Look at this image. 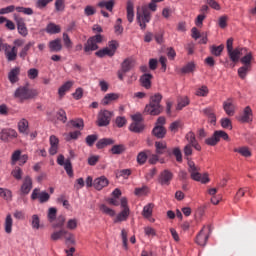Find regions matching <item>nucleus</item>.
Returning a JSON list of instances; mask_svg holds the SVG:
<instances>
[{
  "label": "nucleus",
  "mask_w": 256,
  "mask_h": 256,
  "mask_svg": "<svg viewBox=\"0 0 256 256\" xmlns=\"http://www.w3.org/2000/svg\"><path fill=\"white\" fill-rule=\"evenodd\" d=\"M21 150H16L11 156V165H17V161L21 159Z\"/></svg>",
  "instance_id": "63"
},
{
  "label": "nucleus",
  "mask_w": 256,
  "mask_h": 256,
  "mask_svg": "<svg viewBox=\"0 0 256 256\" xmlns=\"http://www.w3.org/2000/svg\"><path fill=\"white\" fill-rule=\"evenodd\" d=\"M199 171H201V168L195 165V162H193V160H188V173H190L191 179H193V181H198L203 184L209 183V174H201Z\"/></svg>",
  "instance_id": "3"
},
{
  "label": "nucleus",
  "mask_w": 256,
  "mask_h": 256,
  "mask_svg": "<svg viewBox=\"0 0 256 256\" xmlns=\"http://www.w3.org/2000/svg\"><path fill=\"white\" fill-rule=\"evenodd\" d=\"M189 105V98L187 96L178 98V104L176 106L177 111H181L184 107Z\"/></svg>",
  "instance_id": "48"
},
{
  "label": "nucleus",
  "mask_w": 256,
  "mask_h": 256,
  "mask_svg": "<svg viewBox=\"0 0 256 256\" xmlns=\"http://www.w3.org/2000/svg\"><path fill=\"white\" fill-rule=\"evenodd\" d=\"M57 163L58 165H61L62 167H64L69 177H73V166L71 165V160L69 159L65 160V156H63V154H60L58 155Z\"/></svg>",
  "instance_id": "12"
},
{
  "label": "nucleus",
  "mask_w": 256,
  "mask_h": 256,
  "mask_svg": "<svg viewBox=\"0 0 256 256\" xmlns=\"http://www.w3.org/2000/svg\"><path fill=\"white\" fill-rule=\"evenodd\" d=\"M64 241H65L66 245H77V240L75 238V234H73L72 232H69L67 230H65V232H64Z\"/></svg>",
  "instance_id": "32"
},
{
  "label": "nucleus",
  "mask_w": 256,
  "mask_h": 256,
  "mask_svg": "<svg viewBox=\"0 0 256 256\" xmlns=\"http://www.w3.org/2000/svg\"><path fill=\"white\" fill-rule=\"evenodd\" d=\"M224 49H225V45L221 44L219 46H215V45L211 46L210 51L212 55H215V57H220Z\"/></svg>",
  "instance_id": "50"
},
{
  "label": "nucleus",
  "mask_w": 256,
  "mask_h": 256,
  "mask_svg": "<svg viewBox=\"0 0 256 256\" xmlns=\"http://www.w3.org/2000/svg\"><path fill=\"white\" fill-rule=\"evenodd\" d=\"M121 97L119 93H108L104 96V99L101 100V105H111L113 101H117Z\"/></svg>",
  "instance_id": "24"
},
{
  "label": "nucleus",
  "mask_w": 256,
  "mask_h": 256,
  "mask_svg": "<svg viewBox=\"0 0 256 256\" xmlns=\"http://www.w3.org/2000/svg\"><path fill=\"white\" fill-rule=\"evenodd\" d=\"M151 11L152 13L157 11V4H155V2H150L148 5H143L137 8L136 21L142 31L147 29V23L151 21Z\"/></svg>",
  "instance_id": "1"
},
{
  "label": "nucleus",
  "mask_w": 256,
  "mask_h": 256,
  "mask_svg": "<svg viewBox=\"0 0 256 256\" xmlns=\"http://www.w3.org/2000/svg\"><path fill=\"white\" fill-rule=\"evenodd\" d=\"M17 131L15 129L6 128L0 132V139L2 141H9V139H17Z\"/></svg>",
  "instance_id": "17"
},
{
  "label": "nucleus",
  "mask_w": 256,
  "mask_h": 256,
  "mask_svg": "<svg viewBox=\"0 0 256 256\" xmlns=\"http://www.w3.org/2000/svg\"><path fill=\"white\" fill-rule=\"evenodd\" d=\"M4 231L8 235H11L13 233V217L11 214L6 215V218L4 220Z\"/></svg>",
  "instance_id": "28"
},
{
  "label": "nucleus",
  "mask_w": 256,
  "mask_h": 256,
  "mask_svg": "<svg viewBox=\"0 0 256 256\" xmlns=\"http://www.w3.org/2000/svg\"><path fill=\"white\" fill-rule=\"evenodd\" d=\"M172 155H174V157H176V161L178 163L183 162V154L181 153V149L179 147L172 149Z\"/></svg>",
  "instance_id": "59"
},
{
  "label": "nucleus",
  "mask_w": 256,
  "mask_h": 256,
  "mask_svg": "<svg viewBox=\"0 0 256 256\" xmlns=\"http://www.w3.org/2000/svg\"><path fill=\"white\" fill-rule=\"evenodd\" d=\"M14 21L16 22L18 33L22 35V37H27V35H29V31L25 25V20L14 14Z\"/></svg>",
  "instance_id": "14"
},
{
  "label": "nucleus",
  "mask_w": 256,
  "mask_h": 256,
  "mask_svg": "<svg viewBox=\"0 0 256 256\" xmlns=\"http://www.w3.org/2000/svg\"><path fill=\"white\" fill-rule=\"evenodd\" d=\"M239 121L242 123H251L253 121V110L247 106L244 108L242 114L239 117Z\"/></svg>",
  "instance_id": "18"
},
{
  "label": "nucleus",
  "mask_w": 256,
  "mask_h": 256,
  "mask_svg": "<svg viewBox=\"0 0 256 256\" xmlns=\"http://www.w3.org/2000/svg\"><path fill=\"white\" fill-rule=\"evenodd\" d=\"M123 31H124L123 20L121 18H118L114 25V33L116 35H123Z\"/></svg>",
  "instance_id": "46"
},
{
  "label": "nucleus",
  "mask_w": 256,
  "mask_h": 256,
  "mask_svg": "<svg viewBox=\"0 0 256 256\" xmlns=\"http://www.w3.org/2000/svg\"><path fill=\"white\" fill-rule=\"evenodd\" d=\"M30 223L32 229H35L36 231H38V229H41V218H39V215H32Z\"/></svg>",
  "instance_id": "44"
},
{
  "label": "nucleus",
  "mask_w": 256,
  "mask_h": 256,
  "mask_svg": "<svg viewBox=\"0 0 256 256\" xmlns=\"http://www.w3.org/2000/svg\"><path fill=\"white\" fill-rule=\"evenodd\" d=\"M65 141H75L81 137V131H74L63 134Z\"/></svg>",
  "instance_id": "42"
},
{
  "label": "nucleus",
  "mask_w": 256,
  "mask_h": 256,
  "mask_svg": "<svg viewBox=\"0 0 256 256\" xmlns=\"http://www.w3.org/2000/svg\"><path fill=\"white\" fill-rule=\"evenodd\" d=\"M126 11H127V19L129 21V23H133V19H135V12H134L133 1L129 0L127 2Z\"/></svg>",
  "instance_id": "30"
},
{
  "label": "nucleus",
  "mask_w": 256,
  "mask_h": 256,
  "mask_svg": "<svg viewBox=\"0 0 256 256\" xmlns=\"http://www.w3.org/2000/svg\"><path fill=\"white\" fill-rule=\"evenodd\" d=\"M146 162H147V152L145 151L140 152L137 156V163L139 165H145Z\"/></svg>",
  "instance_id": "64"
},
{
  "label": "nucleus",
  "mask_w": 256,
  "mask_h": 256,
  "mask_svg": "<svg viewBox=\"0 0 256 256\" xmlns=\"http://www.w3.org/2000/svg\"><path fill=\"white\" fill-rule=\"evenodd\" d=\"M202 113L205 117L208 118V121L212 124L217 123V116L215 115V110L212 107H208L202 110Z\"/></svg>",
  "instance_id": "25"
},
{
  "label": "nucleus",
  "mask_w": 256,
  "mask_h": 256,
  "mask_svg": "<svg viewBox=\"0 0 256 256\" xmlns=\"http://www.w3.org/2000/svg\"><path fill=\"white\" fill-rule=\"evenodd\" d=\"M134 194L137 197H145V195H149V187L147 186H142L140 188H135Z\"/></svg>",
  "instance_id": "49"
},
{
  "label": "nucleus",
  "mask_w": 256,
  "mask_h": 256,
  "mask_svg": "<svg viewBox=\"0 0 256 256\" xmlns=\"http://www.w3.org/2000/svg\"><path fill=\"white\" fill-rule=\"evenodd\" d=\"M113 143H115L113 141V139H111V138H103V139H101V140H99L97 142L96 147L98 149H103V147H107V145H113Z\"/></svg>",
  "instance_id": "47"
},
{
  "label": "nucleus",
  "mask_w": 256,
  "mask_h": 256,
  "mask_svg": "<svg viewBox=\"0 0 256 256\" xmlns=\"http://www.w3.org/2000/svg\"><path fill=\"white\" fill-rule=\"evenodd\" d=\"M51 196L47 192H41L39 188H35L31 194V199L35 201V199H38L40 203H47Z\"/></svg>",
  "instance_id": "13"
},
{
  "label": "nucleus",
  "mask_w": 256,
  "mask_h": 256,
  "mask_svg": "<svg viewBox=\"0 0 256 256\" xmlns=\"http://www.w3.org/2000/svg\"><path fill=\"white\" fill-rule=\"evenodd\" d=\"M18 131L23 135H29V121L25 118H22L18 122Z\"/></svg>",
  "instance_id": "27"
},
{
  "label": "nucleus",
  "mask_w": 256,
  "mask_h": 256,
  "mask_svg": "<svg viewBox=\"0 0 256 256\" xmlns=\"http://www.w3.org/2000/svg\"><path fill=\"white\" fill-rule=\"evenodd\" d=\"M49 49L55 53L61 51L63 49V45H61V39L52 40L49 42Z\"/></svg>",
  "instance_id": "36"
},
{
  "label": "nucleus",
  "mask_w": 256,
  "mask_h": 256,
  "mask_svg": "<svg viewBox=\"0 0 256 256\" xmlns=\"http://www.w3.org/2000/svg\"><path fill=\"white\" fill-rule=\"evenodd\" d=\"M143 129H145V125H143V122H133L129 127V130L133 133H141Z\"/></svg>",
  "instance_id": "45"
},
{
  "label": "nucleus",
  "mask_w": 256,
  "mask_h": 256,
  "mask_svg": "<svg viewBox=\"0 0 256 256\" xmlns=\"http://www.w3.org/2000/svg\"><path fill=\"white\" fill-rule=\"evenodd\" d=\"M223 109L226 115H228L229 117H233V115H235V110L237 109V106H235L233 98H229L223 102Z\"/></svg>",
  "instance_id": "15"
},
{
  "label": "nucleus",
  "mask_w": 256,
  "mask_h": 256,
  "mask_svg": "<svg viewBox=\"0 0 256 256\" xmlns=\"http://www.w3.org/2000/svg\"><path fill=\"white\" fill-rule=\"evenodd\" d=\"M39 93L35 89H29L28 87H19L14 94V97L16 99H19L20 101H27L29 99H33L34 97H37Z\"/></svg>",
  "instance_id": "4"
},
{
  "label": "nucleus",
  "mask_w": 256,
  "mask_h": 256,
  "mask_svg": "<svg viewBox=\"0 0 256 256\" xmlns=\"http://www.w3.org/2000/svg\"><path fill=\"white\" fill-rule=\"evenodd\" d=\"M49 143H50L49 154L57 155L59 151V138L55 135H51L49 138Z\"/></svg>",
  "instance_id": "19"
},
{
  "label": "nucleus",
  "mask_w": 256,
  "mask_h": 256,
  "mask_svg": "<svg viewBox=\"0 0 256 256\" xmlns=\"http://www.w3.org/2000/svg\"><path fill=\"white\" fill-rule=\"evenodd\" d=\"M103 41V36L101 34H97L87 40V43L84 46L85 53H89L91 51H97L99 46L97 43H101Z\"/></svg>",
  "instance_id": "8"
},
{
  "label": "nucleus",
  "mask_w": 256,
  "mask_h": 256,
  "mask_svg": "<svg viewBox=\"0 0 256 256\" xmlns=\"http://www.w3.org/2000/svg\"><path fill=\"white\" fill-rule=\"evenodd\" d=\"M221 139H223V141H229V134H227V132L223 131V130H216L212 137L207 138L205 140L206 145H209L210 147H215V145H217V143H219V141H221Z\"/></svg>",
  "instance_id": "6"
},
{
  "label": "nucleus",
  "mask_w": 256,
  "mask_h": 256,
  "mask_svg": "<svg viewBox=\"0 0 256 256\" xmlns=\"http://www.w3.org/2000/svg\"><path fill=\"white\" fill-rule=\"evenodd\" d=\"M62 237H65V230L55 231L51 234L52 241H59Z\"/></svg>",
  "instance_id": "62"
},
{
  "label": "nucleus",
  "mask_w": 256,
  "mask_h": 256,
  "mask_svg": "<svg viewBox=\"0 0 256 256\" xmlns=\"http://www.w3.org/2000/svg\"><path fill=\"white\" fill-rule=\"evenodd\" d=\"M133 67H135V60L133 58H127L122 63L123 73H127V72L131 71V69H133Z\"/></svg>",
  "instance_id": "31"
},
{
  "label": "nucleus",
  "mask_w": 256,
  "mask_h": 256,
  "mask_svg": "<svg viewBox=\"0 0 256 256\" xmlns=\"http://www.w3.org/2000/svg\"><path fill=\"white\" fill-rule=\"evenodd\" d=\"M79 227V219L77 218H70L66 222V229H69L70 231H75Z\"/></svg>",
  "instance_id": "43"
},
{
  "label": "nucleus",
  "mask_w": 256,
  "mask_h": 256,
  "mask_svg": "<svg viewBox=\"0 0 256 256\" xmlns=\"http://www.w3.org/2000/svg\"><path fill=\"white\" fill-rule=\"evenodd\" d=\"M153 79V75L151 74H144L140 78V83L142 87H145V89H151V80Z\"/></svg>",
  "instance_id": "33"
},
{
  "label": "nucleus",
  "mask_w": 256,
  "mask_h": 256,
  "mask_svg": "<svg viewBox=\"0 0 256 256\" xmlns=\"http://www.w3.org/2000/svg\"><path fill=\"white\" fill-rule=\"evenodd\" d=\"M119 47L117 40H111L108 42L107 47L96 52L97 57H113Z\"/></svg>",
  "instance_id": "5"
},
{
  "label": "nucleus",
  "mask_w": 256,
  "mask_h": 256,
  "mask_svg": "<svg viewBox=\"0 0 256 256\" xmlns=\"http://www.w3.org/2000/svg\"><path fill=\"white\" fill-rule=\"evenodd\" d=\"M33 189V179L31 177L26 176L23 179L22 186L20 188L21 194L22 195H29L31 193V190Z\"/></svg>",
  "instance_id": "16"
},
{
  "label": "nucleus",
  "mask_w": 256,
  "mask_h": 256,
  "mask_svg": "<svg viewBox=\"0 0 256 256\" xmlns=\"http://www.w3.org/2000/svg\"><path fill=\"white\" fill-rule=\"evenodd\" d=\"M182 73H193L195 71V62H189L182 69Z\"/></svg>",
  "instance_id": "61"
},
{
  "label": "nucleus",
  "mask_w": 256,
  "mask_h": 256,
  "mask_svg": "<svg viewBox=\"0 0 256 256\" xmlns=\"http://www.w3.org/2000/svg\"><path fill=\"white\" fill-rule=\"evenodd\" d=\"M172 179H173V173L169 170H164L160 174L159 181L161 185H169Z\"/></svg>",
  "instance_id": "22"
},
{
  "label": "nucleus",
  "mask_w": 256,
  "mask_h": 256,
  "mask_svg": "<svg viewBox=\"0 0 256 256\" xmlns=\"http://www.w3.org/2000/svg\"><path fill=\"white\" fill-rule=\"evenodd\" d=\"M163 99V95L160 93L153 94L150 97V102L148 105H146L144 112L147 113V115L157 116L161 115L163 111V106H161V101Z\"/></svg>",
  "instance_id": "2"
},
{
  "label": "nucleus",
  "mask_w": 256,
  "mask_h": 256,
  "mask_svg": "<svg viewBox=\"0 0 256 256\" xmlns=\"http://www.w3.org/2000/svg\"><path fill=\"white\" fill-rule=\"evenodd\" d=\"M249 191V188H240L234 196V201H241L242 197H245V193Z\"/></svg>",
  "instance_id": "58"
},
{
  "label": "nucleus",
  "mask_w": 256,
  "mask_h": 256,
  "mask_svg": "<svg viewBox=\"0 0 256 256\" xmlns=\"http://www.w3.org/2000/svg\"><path fill=\"white\" fill-rule=\"evenodd\" d=\"M152 133L158 139H163V137H165L167 133V130H165V127L163 126H155L154 129L152 130Z\"/></svg>",
  "instance_id": "38"
},
{
  "label": "nucleus",
  "mask_w": 256,
  "mask_h": 256,
  "mask_svg": "<svg viewBox=\"0 0 256 256\" xmlns=\"http://www.w3.org/2000/svg\"><path fill=\"white\" fill-rule=\"evenodd\" d=\"M11 175L14 179H17V181H21V179H23V170L17 166L12 170Z\"/></svg>",
  "instance_id": "53"
},
{
  "label": "nucleus",
  "mask_w": 256,
  "mask_h": 256,
  "mask_svg": "<svg viewBox=\"0 0 256 256\" xmlns=\"http://www.w3.org/2000/svg\"><path fill=\"white\" fill-rule=\"evenodd\" d=\"M113 112L109 110H100L97 116L98 127H107L111 123Z\"/></svg>",
  "instance_id": "7"
},
{
  "label": "nucleus",
  "mask_w": 256,
  "mask_h": 256,
  "mask_svg": "<svg viewBox=\"0 0 256 256\" xmlns=\"http://www.w3.org/2000/svg\"><path fill=\"white\" fill-rule=\"evenodd\" d=\"M73 85H75L74 81H67L66 83H64L59 89H58V95L59 97H65V92L69 91V89H71V87H73Z\"/></svg>",
  "instance_id": "34"
},
{
  "label": "nucleus",
  "mask_w": 256,
  "mask_h": 256,
  "mask_svg": "<svg viewBox=\"0 0 256 256\" xmlns=\"http://www.w3.org/2000/svg\"><path fill=\"white\" fill-rule=\"evenodd\" d=\"M195 95L197 97H207L209 95V88L207 86H201L196 90Z\"/></svg>",
  "instance_id": "54"
},
{
  "label": "nucleus",
  "mask_w": 256,
  "mask_h": 256,
  "mask_svg": "<svg viewBox=\"0 0 256 256\" xmlns=\"http://www.w3.org/2000/svg\"><path fill=\"white\" fill-rule=\"evenodd\" d=\"M0 197H3L6 201H11L13 194L9 189L0 188Z\"/></svg>",
  "instance_id": "52"
},
{
  "label": "nucleus",
  "mask_w": 256,
  "mask_h": 256,
  "mask_svg": "<svg viewBox=\"0 0 256 256\" xmlns=\"http://www.w3.org/2000/svg\"><path fill=\"white\" fill-rule=\"evenodd\" d=\"M120 205L122 211L116 216V218L114 219V223H121L129 219L130 210L129 206H127V198H121Z\"/></svg>",
  "instance_id": "9"
},
{
  "label": "nucleus",
  "mask_w": 256,
  "mask_h": 256,
  "mask_svg": "<svg viewBox=\"0 0 256 256\" xmlns=\"http://www.w3.org/2000/svg\"><path fill=\"white\" fill-rule=\"evenodd\" d=\"M6 58L8 61H15L17 59V47L7 44L4 48Z\"/></svg>",
  "instance_id": "20"
},
{
  "label": "nucleus",
  "mask_w": 256,
  "mask_h": 256,
  "mask_svg": "<svg viewBox=\"0 0 256 256\" xmlns=\"http://www.w3.org/2000/svg\"><path fill=\"white\" fill-rule=\"evenodd\" d=\"M155 205L153 203H149L146 206H144L143 211H142V216L145 219H150L151 215H153V209Z\"/></svg>",
  "instance_id": "39"
},
{
  "label": "nucleus",
  "mask_w": 256,
  "mask_h": 256,
  "mask_svg": "<svg viewBox=\"0 0 256 256\" xmlns=\"http://www.w3.org/2000/svg\"><path fill=\"white\" fill-rule=\"evenodd\" d=\"M47 217H48V221L50 223H53L55 221V219H57V208H55V207L49 208Z\"/></svg>",
  "instance_id": "56"
},
{
  "label": "nucleus",
  "mask_w": 256,
  "mask_h": 256,
  "mask_svg": "<svg viewBox=\"0 0 256 256\" xmlns=\"http://www.w3.org/2000/svg\"><path fill=\"white\" fill-rule=\"evenodd\" d=\"M220 124L223 129H229V131L233 129V122H231V119L229 118H222Z\"/></svg>",
  "instance_id": "57"
},
{
  "label": "nucleus",
  "mask_w": 256,
  "mask_h": 256,
  "mask_svg": "<svg viewBox=\"0 0 256 256\" xmlns=\"http://www.w3.org/2000/svg\"><path fill=\"white\" fill-rule=\"evenodd\" d=\"M209 235H211V227L203 226V228L200 230V232L196 236L197 245H200V247H205V245H207Z\"/></svg>",
  "instance_id": "10"
},
{
  "label": "nucleus",
  "mask_w": 256,
  "mask_h": 256,
  "mask_svg": "<svg viewBox=\"0 0 256 256\" xmlns=\"http://www.w3.org/2000/svg\"><path fill=\"white\" fill-rule=\"evenodd\" d=\"M110 151L112 155H121V153H125V145H114Z\"/></svg>",
  "instance_id": "51"
},
{
  "label": "nucleus",
  "mask_w": 256,
  "mask_h": 256,
  "mask_svg": "<svg viewBox=\"0 0 256 256\" xmlns=\"http://www.w3.org/2000/svg\"><path fill=\"white\" fill-rule=\"evenodd\" d=\"M155 147L157 155H164V153H167V142H155Z\"/></svg>",
  "instance_id": "40"
},
{
  "label": "nucleus",
  "mask_w": 256,
  "mask_h": 256,
  "mask_svg": "<svg viewBox=\"0 0 256 256\" xmlns=\"http://www.w3.org/2000/svg\"><path fill=\"white\" fill-rule=\"evenodd\" d=\"M28 79L35 80L39 77V70L37 68H31L27 71Z\"/></svg>",
  "instance_id": "60"
},
{
  "label": "nucleus",
  "mask_w": 256,
  "mask_h": 256,
  "mask_svg": "<svg viewBox=\"0 0 256 256\" xmlns=\"http://www.w3.org/2000/svg\"><path fill=\"white\" fill-rule=\"evenodd\" d=\"M234 153H239V155L246 158H249L252 155L251 149H249V147L247 146H241V147L235 148Z\"/></svg>",
  "instance_id": "35"
},
{
  "label": "nucleus",
  "mask_w": 256,
  "mask_h": 256,
  "mask_svg": "<svg viewBox=\"0 0 256 256\" xmlns=\"http://www.w3.org/2000/svg\"><path fill=\"white\" fill-rule=\"evenodd\" d=\"M109 185V180L105 176L98 177L93 182V187L97 189V191H101L104 187Z\"/></svg>",
  "instance_id": "21"
},
{
  "label": "nucleus",
  "mask_w": 256,
  "mask_h": 256,
  "mask_svg": "<svg viewBox=\"0 0 256 256\" xmlns=\"http://www.w3.org/2000/svg\"><path fill=\"white\" fill-rule=\"evenodd\" d=\"M97 6L100 7V9H107V11H113V7H115V0L100 1Z\"/></svg>",
  "instance_id": "37"
},
{
  "label": "nucleus",
  "mask_w": 256,
  "mask_h": 256,
  "mask_svg": "<svg viewBox=\"0 0 256 256\" xmlns=\"http://www.w3.org/2000/svg\"><path fill=\"white\" fill-rule=\"evenodd\" d=\"M46 32H48L50 35H55L57 33H61V26H59L55 23H50L46 27Z\"/></svg>",
  "instance_id": "41"
},
{
  "label": "nucleus",
  "mask_w": 256,
  "mask_h": 256,
  "mask_svg": "<svg viewBox=\"0 0 256 256\" xmlns=\"http://www.w3.org/2000/svg\"><path fill=\"white\" fill-rule=\"evenodd\" d=\"M21 73V69L19 67L13 68L9 73H8V79L10 83L15 84L17 81H19V74Z\"/></svg>",
  "instance_id": "29"
},
{
  "label": "nucleus",
  "mask_w": 256,
  "mask_h": 256,
  "mask_svg": "<svg viewBox=\"0 0 256 256\" xmlns=\"http://www.w3.org/2000/svg\"><path fill=\"white\" fill-rule=\"evenodd\" d=\"M186 140L188 141V145H192L196 151H201V145L199 142H197V139L195 138V133L193 132H188L186 134Z\"/></svg>",
  "instance_id": "23"
},
{
  "label": "nucleus",
  "mask_w": 256,
  "mask_h": 256,
  "mask_svg": "<svg viewBox=\"0 0 256 256\" xmlns=\"http://www.w3.org/2000/svg\"><path fill=\"white\" fill-rule=\"evenodd\" d=\"M247 48L237 47L228 52V56L233 63H238L239 59L245 55Z\"/></svg>",
  "instance_id": "11"
},
{
  "label": "nucleus",
  "mask_w": 256,
  "mask_h": 256,
  "mask_svg": "<svg viewBox=\"0 0 256 256\" xmlns=\"http://www.w3.org/2000/svg\"><path fill=\"white\" fill-rule=\"evenodd\" d=\"M244 56L240 58V63H242L245 67L251 68V63L253 62V52L248 51L246 48V52L243 54Z\"/></svg>",
  "instance_id": "26"
},
{
  "label": "nucleus",
  "mask_w": 256,
  "mask_h": 256,
  "mask_svg": "<svg viewBox=\"0 0 256 256\" xmlns=\"http://www.w3.org/2000/svg\"><path fill=\"white\" fill-rule=\"evenodd\" d=\"M250 71L251 67L241 66L240 68H238V77H240V79H245V77H247V73H249Z\"/></svg>",
  "instance_id": "55"
}]
</instances>
